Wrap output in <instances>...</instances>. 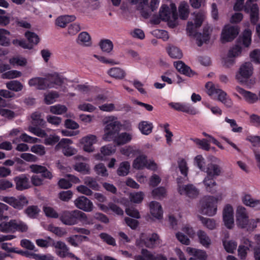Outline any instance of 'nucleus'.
<instances>
[{
	"label": "nucleus",
	"instance_id": "nucleus-1",
	"mask_svg": "<svg viewBox=\"0 0 260 260\" xmlns=\"http://www.w3.org/2000/svg\"><path fill=\"white\" fill-rule=\"evenodd\" d=\"M106 125L104 128L103 139L105 141H113L118 146L129 143L132 139V135L126 132L119 133L121 126L116 117L111 116L104 120Z\"/></svg>",
	"mask_w": 260,
	"mask_h": 260
},
{
	"label": "nucleus",
	"instance_id": "nucleus-2",
	"mask_svg": "<svg viewBox=\"0 0 260 260\" xmlns=\"http://www.w3.org/2000/svg\"><path fill=\"white\" fill-rule=\"evenodd\" d=\"M59 219L64 224L67 225H74L79 222L85 224H90L86 214L78 210L63 211L60 213Z\"/></svg>",
	"mask_w": 260,
	"mask_h": 260
},
{
	"label": "nucleus",
	"instance_id": "nucleus-3",
	"mask_svg": "<svg viewBox=\"0 0 260 260\" xmlns=\"http://www.w3.org/2000/svg\"><path fill=\"white\" fill-rule=\"evenodd\" d=\"M28 230L27 223L19 219H12L8 221L0 223V232L5 233L14 234L16 232L26 233Z\"/></svg>",
	"mask_w": 260,
	"mask_h": 260
},
{
	"label": "nucleus",
	"instance_id": "nucleus-4",
	"mask_svg": "<svg viewBox=\"0 0 260 260\" xmlns=\"http://www.w3.org/2000/svg\"><path fill=\"white\" fill-rule=\"evenodd\" d=\"M159 16L162 20L167 21L170 27H175L177 25L178 19V14L175 4L171 3L170 6L162 5L159 10Z\"/></svg>",
	"mask_w": 260,
	"mask_h": 260
},
{
	"label": "nucleus",
	"instance_id": "nucleus-5",
	"mask_svg": "<svg viewBox=\"0 0 260 260\" xmlns=\"http://www.w3.org/2000/svg\"><path fill=\"white\" fill-rule=\"evenodd\" d=\"M205 87L207 93L209 95H217L218 100L223 104L226 107L231 108L233 105V102L226 93L222 89L216 87L211 82L206 84Z\"/></svg>",
	"mask_w": 260,
	"mask_h": 260
},
{
	"label": "nucleus",
	"instance_id": "nucleus-6",
	"mask_svg": "<svg viewBox=\"0 0 260 260\" xmlns=\"http://www.w3.org/2000/svg\"><path fill=\"white\" fill-rule=\"evenodd\" d=\"M217 199L213 196L205 197L201 202V212L210 216L214 215L217 212Z\"/></svg>",
	"mask_w": 260,
	"mask_h": 260
},
{
	"label": "nucleus",
	"instance_id": "nucleus-7",
	"mask_svg": "<svg viewBox=\"0 0 260 260\" xmlns=\"http://www.w3.org/2000/svg\"><path fill=\"white\" fill-rule=\"evenodd\" d=\"M159 243V239L157 234L153 233L150 236L147 237L146 234L142 233L139 238L136 240V244L140 247L145 246L151 248L158 245Z\"/></svg>",
	"mask_w": 260,
	"mask_h": 260
},
{
	"label": "nucleus",
	"instance_id": "nucleus-8",
	"mask_svg": "<svg viewBox=\"0 0 260 260\" xmlns=\"http://www.w3.org/2000/svg\"><path fill=\"white\" fill-rule=\"evenodd\" d=\"M133 166L137 170L143 169L144 168L153 171L157 169L156 164L152 160H147V157L144 155L138 156L134 160Z\"/></svg>",
	"mask_w": 260,
	"mask_h": 260
},
{
	"label": "nucleus",
	"instance_id": "nucleus-9",
	"mask_svg": "<svg viewBox=\"0 0 260 260\" xmlns=\"http://www.w3.org/2000/svg\"><path fill=\"white\" fill-rule=\"evenodd\" d=\"M239 28L237 26L226 25L221 33V40L222 43L232 41L239 34Z\"/></svg>",
	"mask_w": 260,
	"mask_h": 260
},
{
	"label": "nucleus",
	"instance_id": "nucleus-10",
	"mask_svg": "<svg viewBox=\"0 0 260 260\" xmlns=\"http://www.w3.org/2000/svg\"><path fill=\"white\" fill-rule=\"evenodd\" d=\"M178 191L181 195H185L190 198H196L199 193V190L192 184L186 185H181L180 179H178Z\"/></svg>",
	"mask_w": 260,
	"mask_h": 260
},
{
	"label": "nucleus",
	"instance_id": "nucleus-11",
	"mask_svg": "<svg viewBox=\"0 0 260 260\" xmlns=\"http://www.w3.org/2000/svg\"><path fill=\"white\" fill-rule=\"evenodd\" d=\"M253 67L251 62H247L241 66L236 78L240 82H244L252 74Z\"/></svg>",
	"mask_w": 260,
	"mask_h": 260
},
{
	"label": "nucleus",
	"instance_id": "nucleus-12",
	"mask_svg": "<svg viewBox=\"0 0 260 260\" xmlns=\"http://www.w3.org/2000/svg\"><path fill=\"white\" fill-rule=\"evenodd\" d=\"M256 0H247L244 5V11L250 13V20L252 23L255 24L258 19V8L256 4H252Z\"/></svg>",
	"mask_w": 260,
	"mask_h": 260
},
{
	"label": "nucleus",
	"instance_id": "nucleus-13",
	"mask_svg": "<svg viewBox=\"0 0 260 260\" xmlns=\"http://www.w3.org/2000/svg\"><path fill=\"white\" fill-rule=\"evenodd\" d=\"M169 106L174 109L194 115L197 114L198 111L188 103H170Z\"/></svg>",
	"mask_w": 260,
	"mask_h": 260
},
{
	"label": "nucleus",
	"instance_id": "nucleus-14",
	"mask_svg": "<svg viewBox=\"0 0 260 260\" xmlns=\"http://www.w3.org/2000/svg\"><path fill=\"white\" fill-rule=\"evenodd\" d=\"M4 202L9 204L14 208L20 210L24 206L28 203L27 199L22 196L18 197L17 198L14 197H4L3 200Z\"/></svg>",
	"mask_w": 260,
	"mask_h": 260
},
{
	"label": "nucleus",
	"instance_id": "nucleus-15",
	"mask_svg": "<svg viewBox=\"0 0 260 260\" xmlns=\"http://www.w3.org/2000/svg\"><path fill=\"white\" fill-rule=\"evenodd\" d=\"M236 222L239 226L246 229L249 223L248 216L246 209L242 206H239L236 211Z\"/></svg>",
	"mask_w": 260,
	"mask_h": 260
},
{
	"label": "nucleus",
	"instance_id": "nucleus-16",
	"mask_svg": "<svg viewBox=\"0 0 260 260\" xmlns=\"http://www.w3.org/2000/svg\"><path fill=\"white\" fill-rule=\"evenodd\" d=\"M223 220L225 226L229 229L233 228L234 225V210L230 205H226L223 210Z\"/></svg>",
	"mask_w": 260,
	"mask_h": 260
},
{
	"label": "nucleus",
	"instance_id": "nucleus-17",
	"mask_svg": "<svg viewBox=\"0 0 260 260\" xmlns=\"http://www.w3.org/2000/svg\"><path fill=\"white\" fill-rule=\"evenodd\" d=\"M52 246L55 248L56 254L59 257H75L74 254L69 252V248L67 247V246L64 242L61 241H53L52 243Z\"/></svg>",
	"mask_w": 260,
	"mask_h": 260
},
{
	"label": "nucleus",
	"instance_id": "nucleus-18",
	"mask_svg": "<svg viewBox=\"0 0 260 260\" xmlns=\"http://www.w3.org/2000/svg\"><path fill=\"white\" fill-rule=\"evenodd\" d=\"M77 208L86 212H90L92 210V203L86 197L81 196L76 199L74 201Z\"/></svg>",
	"mask_w": 260,
	"mask_h": 260
},
{
	"label": "nucleus",
	"instance_id": "nucleus-19",
	"mask_svg": "<svg viewBox=\"0 0 260 260\" xmlns=\"http://www.w3.org/2000/svg\"><path fill=\"white\" fill-rule=\"evenodd\" d=\"M96 136L91 134L83 137L80 140L81 144L83 146L84 150L88 152L93 151L94 147L93 145L96 143Z\"/></svg>",
	"mask_w": 260,
	"mask_h": 260
},
{
	"label": "nucleus",
	"instance_id": "nucleus-20",
	"mask_svg": "<svg viewBox=\"0 0 260 260\" xmlns=\"http://www.w3.org/2000/svg\"><path fill=\"white\" fill-rule=\"evenodd\" d=\"M142 255H135L134 257L135 260H167L166 256L161 254L154 255L147 249H142Z\"/></svg>",
	"mask_w": 260,
	"mask_h": 260
},
{
	"label": "nucleus",
	"instance_id": "nucleus-21",
	"mask_svg": "<svg viewBox=\"0 0 260 260\" xmlns=\"http://www.w3.org/2000/svg\"><path fill=\"white\" fill-rule=\"evenodd\" d=\"M29 86L35 87L39 90H45L48 87H52L47 84V79L46 78L35 77L29 80L28 82Z\"/></svg>",
	"mask_w": 260,
	"mask_h": 260
},
{
	"label": "nucleus",
	"instance_id": "nucleus-22",
	"mask_svg": "<svg viewBox=\"0 0 260 260\" xmlns=\"http://www.w3.org/2000/svg\"><path fill=\"white\" fill-rule=\"evenodd\" d=\"M14 181L17 190L22 191L30 187L29 179L25 174H21L15 177Z\"/></svg>",
	"mask_w": 260,
	"mask_h": 260
},
{
	"label": "nucleus",
	"instance_id": "nucleus-23",
	"mask_svg": "<svg viewBox=\"0 0 260 260\" xmlns=\"http://www.w3.org/2000/svg\"><path fill=\"white\" fill-rule=\"evenodd\" d=\"M47 84L52 87H48V88H56V86H61L63 83V78L58 74L54 73L48 76L47 78Z\"/></svg>",
	"mask_w": 260,
	"mask_h": 260
},
{
	"label": "nucleus",
	"instance_id": "nucleus-24",
	"mask_svg": "<svg viewBox=\"0 0 260 260\" xmlns=\"http://www.w3.org/2000/svg\"><path fill=\"white\" fill-rule=\"evenodd\" d=\"M236 89L237 92L243 96L246 101L248 103L253 104L258 100V97L255 93L246 91L239 86L236 87Z\"/></svg>",
	"mask_w": 260,
	"mask_h": 260
},
{
	"label": "nucleus",
	"instance_id": "nucleus-25",
	"mask_svg": "<svg viewBox=\"0 0 260 260\" xmlns=\"http://www.w3.org/2000/svg\"><path fill=\"white\" fill-rule=\"evenodd\" d=\"M242 200L245 205L256 210H260V200L254 199L250 195L245 194L242 197Z\"/></svg>",
	"mask_w": 260,
	"mask_h": 260
},
{
	"label": "nucleus",
	"instance_id": "nucleus-26",
	"mask_svg": "<svg viewBox=\"0 0 260 260\" xmlns=\"http://www.w3.org/2000/svg\"><path fill=\"white\" fill-rule=\"evenodd\" d=\"M174 65L178 72L186 76L191 77L194 74L191 69L182 61H175Z\"/></svg>",
	"mask_w": 260,
	"mask_h": 260
},
{
	"label": "nucleus",
	"instance_id": "nucleus-27",
	"mask_svg": "<svg viewBox=\"0 0 260 260\" xmlns=\"http://www.w3.org/2000/svg\"><path fill=\"white\" fill-rule=\"evenodd\" d=\"M150 213L153 216L157 219L162 217L163 211L160 204L156 201H152L150 205Z\"/></svg>",
	"mask_w": 260,
	"mask_h": 260
},
{
	"label": "nucleus",
	"instance_id": "nucleus-28",
	"mask_svg": "<svg viewBox=\"0 0 260 260\" xmlns=\"http://www.w3.org/2000/svg\"><path fill=\"white\" fill-rule=\"evenodd\" d=\"M203 172L206 173L208 176L215 177L220 175L221 169L218 165L211 162L206 166Z\"/></svg>",
	"mask_w": 260,
	"mask_h": 260
},
{
	"label": "nucleus",
	"instance_id": "nucleus-29",
	"mask_svg": "<svg viewBox=\"0 0 260 260\" xmlns=\"http://www.w3.org/2000/svg\"><path fill=\"white\" fill-rule=\"evenodd\" d=\"M214 177L207 175L203 180V183L206 187V190L212 193H214L216 191V183L214 179Z\"/></svg>",
	"mask_w": 260,
	"mask_h": 260
},
{
	"label": "nucleus",
	"instance_id": "nucleus-30",
	"mask_svg": "<svg viewBox=\"0 0 260 260\" xmlns=\"http://www.w3.org/2000/svg\"><path fill=\"white\" fill-rule=\"evenodd\" d=\"M186 252L200 260H206L207 258L206 252L204 250L188 247L186 248Z\"/></svg>",
	"mask_w": 260,
	"mask_h": 260
},
{
	"label": "nucleus",
	"instance_id": "nucleus-31",
	"mask_svg": "<svg viewBox=\"0 0 260 260\" xmlns=\"http://www.w3.org/2000/svg\"><path fill=\"white\" fill-rule=\"evenodd\" d=\"M77 42L78 44L84 46H90L91 45V38L85 31L79 34Z\"/></svg>",
	"mask_w": 260,
	"mask_h": 260
},
{
	"label": "nucleus",
	"instance_id": "nucleus-32",
	"mask_svg": "<svg viewBox=\"0 0 260 260\" xmlns=\"http://www.w3.org/2000/svg\"><path fill=\"white\" fill-rule=\"evenodd\" d=\"M76 17L74 15H64L58 17L55 23L61 27H64L67 24L75 20Z\"/></svg>",
	"mask_w": 260,
	"mask_h": 260
},
{
	"label": "nucleus",
	"instance_id": "nucleus-33",
	"mask_svg": "<svg viewBox=\"0 0 260 260\" xmlns=\"http://www.w3.org/2000/svg\"><path fill=\"white\" fill-rule=\"evenodd\" d=\"M139 129L143 135H148L152 132V123L147 121H142L139 123Z\"/></svg>",
	"mask_w": 260,
	"mask_h": 260
},
{
	"label": "nucleus",
	"instance_id": "nucleus-34",
	"mask_svg": "<svg viewBox=\"0 0 260 260\" xmlns=\"http://www.w3.org/2000/svg\"><path fill=\"white\" fill-rule=\"evenodd\" d=\"M252 33L249 29H246L243 31L242 37H239V42L245 47H248L251 42Z\"/></svg>",
	"mask_w": 260,
	"mask_h": 260
},
{
	"label": "nucleus",
	"instance_id": "nucleus-35",
	"mask_svg": "<svg viewBox=\"0 0 260 260\" xmlns=\"http://www.w3.org/2000/svg\"><path fill=\"white\" fill-rule=\"evenodd\" d=\"M107 73L108 75L115 79H121L125 77V72L119 68L114 67L109 69Z\"/></svg>",
	"mask_w": 260,
	"mask_h": 260
},
{
	"label": "nucleus",
	"instance_id": "nucleus-36",
	"mask_svg": "<svg viewBox=\"0 0 260 260\" xmlns=\"http://www.w3.org/2000/svg\"><path fill=\"white\" fill-rule=\"evenodd\" d=\"M10 35V32L8 30L0 28V45L5 47L10 45V40L7 37Z\"/></svg>",
	"mask_w": 260,
	"mask_h": 260
},
{
	"label": "nucleus",
	"instance_id": "nucleus-37",
	"mask_svg": "<svg viewBox=\"0 0 260 260\" xmlns=\"http://www.w3.org/2000/svg\"><path fill=\"white\" fill-rule=\"evenodd\" d=\"M178 8L180 18L183 20L186 19L189 15V6L188 4L184 1L182 2Z\"/></svg>",
	"mask_w": 260,
	"mask_h": 260
},
{
	"label": "nucleus",
	"instance_id": "nucleus-38",
	"mask_svg": "<svg viewBox=\"0 0 260 260\" xmlns=\"http://www.w3.org/2000/svg\"><path fill=\"white\" fill-rule=\"evenodd\" d=\"M6 87L10 90L18 92L22 90L23 86L19 81L12 80L6 83Z\"/></svg>",
	"mask_w": 260,
	"mask_h": 260
},
{
	"label": "nucleus",
	"instance_id": "nucleus-39",
	"mask_svg": "<svg viewBox=\"0 0 260 260\" xmlns=\"http://www.w3.org/2000/svg\"><path fill=\"white\" fill-rule=\"evenodd\" d=\"M168 53L169 56L173 58H181L183 54L182 51L177 47L172 46L167 49Z\"/></svg>",
	"mask_w": 260,
	"mask_h": 260
},
{
	"label": "nucleus",
	"instance_id": "nucleus-40",
	"mask_svg": "<svg viewBox=\"0 0 260 260\" xmlns=\"http://www.w3.org/2000/svg\"><path fill=\"white\" fill-rule=\"evenodd\" d=\"M201 244L205 247H208L211 244V240L206 233L200 230L197 233Z\"/></svg>",
	"mask_w": 260,
	"mask_h": 260
},
{
	"label": "nucleus",
	"instance_id": "nucleus-41",
	"mask_svg": "<svg viewBox=\"0 0 260 260\" xmlns=\"http://www.w3.org/2000/svg\"><path fill=\"white\" fill-rule=\"evenodd\" d=\"M84 184L94 190H99L100 189V185L97 182L96 180L91 177H86L84 179Z\"/></svg>",
	"mask_w": 260,
	"mask_h": 260
},
{
	"label": "nucleus",
	"instance_id": "nucleus-42",
	"mask_svg": "<svg viewBox=\"0 0 260 260\" xmlns=\"http://www.w3.org/2000/svg\"><path fill=\"white\" fill-rule=\"evenodd\" d=\"M130 164L128 161L122 162L117 169V173L119 176H125L129 173Z\"/></svg>",
	"mask_w": 260,
	"mask_h": 260
},
{
	"label": "nucleus",
	"instance_id": "nucleus-43",
	"mask_svg": "<svg viewBox=\"0 0 260 260\" xmlns=\"http://www.w3.org/2000/svg\"><path fill=\"white\" fill-rule=\"evenodd\" d=\"M100 46L103 51L107 53L110 52L113 48L112 42L108 39L101 40L100 43Z\"/></svg>",
	"mask_w": 260,
	"mask_h": 260
},
{
	"label": "nucleus",
	"instance_id": "nucleus-44",
	"mask_svg": "<svg viewBox=\"0 0 260 260\" xmlns=\"http://www.w3.org/2000/svg\"><path fill=\"white\" fill-rule=\"evenodd\" d=\"M32 119V123L35 125L43 126L45 123V121L42 118L41 113L39 112H35L31 115Z\"/></svg>",
	"mask_w": 260,
	"mask_h": 260
},
{
	"label": "nucleus",
	"instance_id": "nucleus-45",
	"mask_svg": "<svg viewBox=\"0 0 260 260\" xmlns=\"http://www.w3.org/2000/svg\"><path fill=\"white\" fill-rule=\"evenodd\" d=\"M37 206H29L24 211L25 213L30 218H35L40 212Z\"/></svg>",
	"mask_w": 260,
	"mask_h": 260
},
{
	"label": "nucleus",
	"instance_id": "nucleus-46",
	"mask_svg": "<svg viewBox=\"0 0 260 260\" xmlns=\"http://www.w3.org/2000/svg\"><path fill=\"white\" fill-rule=\"evenodd\" d=\"M223 245L225 250L229 253H233L237 246V243L233 240L223 241Z\"/></svg>",
	"mask_w": 260,
	"mask_h": 260
},
{
	"label": "nucleus",
	"instance_id": "nucleus-47",
	"mask_svg": "<svg viewBox=\"0 0 260 260\" xmlns=\"http://www.w3.org/2000/svg\"><path fill=\"white\" fill-rule=\"evenodd\" d=\"M25 36L28 41L29 44L32 46L33 44H37L40 41L38 36L33 32L27 31L25 32Z\"/></svg>",
	"mask_w": 260,
	"mask_h": 260
},
{
	"label": "nucleus",
	"instance_id": "nucleus-48",
	"mask_svg": "<svg viewBox=\"0 0 260 260\" xmlns=\"http://www.w3.org/2000/svg\"><path fill=\"white\" fill-rule=\"evenodd\" d=\"M30 150L40 156H43L46 154L45 147L41 144H35L32 146Z\"/></svg>",
	"mask_w": 260,
	"mask_h": 260
},
{
	"label": "nucleus",
	"instance_id": "nucleus-49",
	"mask_svg": "<svg viewBox=\"0 0 260 260\" xmlns=\"http://www.w3.org/2000/svg\"><path fill=\"white\" fill-rule=\"evenodd\" d=\"M50 111L53 114L59 115L66 113L67 111V108L64 105L58 104L51 106Z\"/></svg>",
	"mask_w": 260,
	"mask_h": 260
},
{
	"label": "nucleus",
	"instance_id": "nucleus-50",
	"mask_svg": "<svg viewBox=\"0 0 260 260\" xmlns=\"http://www.w3.org/2000/svg\"><path fill=\"white\" fill-rule=\"evenodd\" d=\"M225 121L229 123L232 128V131L234 133H241L243 129L242 127L238 126L235 119L225 118Z\"/></svg>",
	"mask_w": 260,
	"mask_h": 260
},
{
	"label": "nucleus",
	"instance_id": "nucleus-51",
	"mask_svg": "<svg viewBox=\"0 0 260 260\" xmlns=\"http://www.w3.org/2000/svg\"><path fill=\"white\" fill-rule=\"evenodd\" d=\"M152 193L154 198L160 199L165 197L166 190L165 187H159L154 189L152 190Z\"/></svg>",
	"mask_w": 260,
	"mask_h": 260
},
{
	"label": "nucleus",
	"instance_id": "nucleus-52",
	"mask_svg": "<svg viewBox=\"0 0 260 260\" xmlns=\"http://www.w3.org/2000/svg\"><path fill=\"white\" fill-rule=\"evenodd\" d=\"M116 147L112 144H108L101 148V152L104 155H110L115 152Z\"/></svg>",
	"mask_w": 260,
	"mask_h": 260
},
{
	"label": "nucleus",
	"instance_id": "nucleus-53",
	"mask_svg": "<svg viewBox=\"0 0 260 260\" xmlns=\"http://www.w3.org/2000/svg\"><path fill=\"white\" fill-rule=\"evenodd\" d=\"M59 96L58 93L56 91H51L45 95V103L47 105L53 103L55 101V99Z\"/></svg>",
	"mask_w": 260,
	"mask_h": 260
},
{
	"label": "nucleus",
	"instance_id": "nucleus-54",
	"mask_svg": "<svg viewBox=\"0 0 260 260\" xmlns=\"http://www.w3.org/2000/svg\"><path fill=\"white\" fill-rule=\"evenodd\" d=\"M101 239L107 244L110 245L115 246L116 242L114 238H113L110 235L105 233H102L99 235Z\"/></svg>",
	"mask_w": 260,
	"mask_h": 260
},
{
	"label": "nucleus",
	"instance_id": "nucleus-55",
	"mask_svg": "<svg viewBox=\"0 0 260 260\" xmlns=\"http://www.w3.org/2000/svg\"><path fill=\"white\" fill-rule=\"evenodd\" d=\"M74 169L76 171L84 174L89 173V168L88 166L84 162H79L76 164V165L74 166Z\"/></svg>",
	"mask_w": 260,
	"mask_h": 260
},
{
	"label": "nucleus",
	"instance_id": "nucleus-56",
	"mask_svg": "<svg viewBox=\"0 0 260 260\" xmlns=\"http://www.w3.org/2000/svg\"><path fill=\"white\" fill-rule=\"evenodd\" d=\"M129 198L132 202L140 203L144 198V193L141 191L132 192L130 194Z\"/></svg>",
	"mask_w": 260,
	"mask_h": 260
},
{
	"label": "nucleus",
	"instance_id": "nucleus-57",
	"mask_svg": "<svg viewBox=\"0 0 260 260\" xmlns=\"http://www.w3.org/2000/svg\"><path fill=\"white\" fill-rule=\"evenodd\" d=\"M193 37L196 38L197 44L200 47L203 45V43L208 41L209 39L208 34L206 33H204L203 34L197 33L196 36Z\"/></svg>",
	"mask_w": 260,
	"mask_h": 260
},
{
	"label": "nucleus",
	"instance_id": "nucleus-58",
	"mask_svg": "<svg viewBox=\"0 0 260 260\" xmlns=\"http://www.w3.org/2000/svg\"><path fill=\"white\" fill-rule=\"evenodd\" d=\"M195 165L202 171L206 167L205 158L201 155H198L194 159Z\"/></svg>",
	"mask_w": 260,
	"mask_h": 260
},
{
	"label": "nucleus",
	"instance_id": "nucleus-59",
	"mask_svg": "<svg viewBox=\"0 0 260 260\" xmlns=\"http://www.w3.org/2000/svg\"><path fill=\"white\" fill-rule=\"evenodd\" d=\"M9 62L12 65H18L19 66H25L27 63L26 59L23 57H15L9 60Z\"/></svg>",
	"mask_w": 260,
	"mask_h": 260
},
{
	"label": "nucleus",
	"instance_id": "nucleus-60",
	"mask_svg": "<svg viewBox=\"0 0 260 260\" xmlns=\"http://www.w3.org/2000/svg\"><path fill=\"white\" fill-rule=\"evenodd\" d=\"M28 131L32 134L39 137L43 138L47 136L45 131L39 127L30 126L28 127Z\"/></svg>",
	"mask_w": 260,
	"mask_h": 260
},
{
	"label": "nucleus",
	"instance_id": "nucleus-61",
	"mask_svg": "<svg viewBox=\"0 0 260 260\" xmlns=\"http://www.w3.org/2000/svg\"><path fill=\"white\" fill-rule=\"evenodd\" d=\"M94 169L96 174L98 175L104 177H106L108 175L107 169L105 165L102 163L96 165L95 166Z\"/></svg>",
	"mask_w": 260,
	"mask_h": 260
},
{
	"label": "nucleus",
	"instance_id": "nucleus-62",
	"mask_svg": "<svg viewBox=\"0 0 260 260\" xmlns=\"http://www.w3.org/2000/svg\"><path fill=\"white\" fill-rule=\"evenodd\" d=\"M59 137L55 135H50L45 138L44 144L46 145H53L58 142Z\"/></svg>",
	"mask_w": 260,
	"mask_h": 260
},
{
	"label": "nucleus",
	"instance_id": "nucleus-63",
	"mask_svg": "<svg viewBox=\"0 0 260 260\" xmlns=\"http://www.w3.org/2000/svg\"><path fill=\"white\" fill-rule=\"evenodd\" d=\"M22 73L20 71L16 70L9 71L4 74H3V78L7 79H13L17 77H19L21 76Z\"/></svg>",
	"mask_w": 260,
	"mask_h": 260
},
{
	"label": "nucleus",
	"instance_id": "nucleus-64",
	"mask_svg": "<svg viewBox=\"0 0 260 260\" xmlns=\"http://www.w3.org/2000/svg\"><path fill=\"white\" fill-rule=\"evenodd\" d=\"M200 218L202 223L208 229L210 230H213L215 228L216 224L214 220L210 218H204L203 217H201Z\"/></svg>",
	"mask_w": 260,
	"mask_h": 260
}]
</instances>
